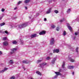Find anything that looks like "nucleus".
Returning a JSON list of instances; mask_svg holds the SVG:
<instances>
[{"label":"nucleus","mask_w":79,"mask_h":79,"mask_svg":"<svg viewBox=\"0 0 79 79\" xmlns=\"http://www.w3.org/2000/svg\"><path fill=\"white\" fill-rule=\"evenodd\" d=\"M28 25V22L23 23L21 25H18L19 28V29H21V28H23V27H24L26 26H27Z\"/></svg>","instance_id":"1"},{"label":"nucleus","mask_w":79,"mask_h":79,"mask_svg":"<svg viewBox=\"0 0 79 79\" xmlns=\"http://www.w3.org/2000/svg\"><path fill=\"white\" fill-rule=\"evenodd\" d=\"M47 64V63H43L41 64H39L38 66L39 67H41V68H43L44 66H45Z\"/></svg>","instance_id":"2"},{"label":"nucleus","mask_w":79,"mask_h":79,"mask_svg":"<svg viewBox=\"0 0 79 79\" xmlns=\"http://www.w3.org/2000/svg\"><path fill=\"white\" fill-rule=\"evenodd\" d=\"M54 43H55L54 38H52L51 39V40L50 41V45H53V44H54Z\"/></svg>","instance_id":"3"},{"label":"nucleus","mask_w":79,"mask_h":79,"mask_svg":"<svg viewBox=\"0 0 79 79\" xmlns=\"http://www.w3.org/2000/svg\"><path fill=\"white\" fill-rule=\"evenodd\" d=\"M7 70H8V68H5L3 70H0V73H3L4 72H5V71H7Z\"/></svg>","instance_id":"4"},{"label":"nucleus","mask_w":79,"mask_h":79,"mask_svg":"<svg viewBox=\"0 0 79 79\" xmlns=\"http://www.w3.org/2000/svg\"><path fill=\"white\" fill-rule=\"evenodd\" d=\"M16 48H14L11 49V51L10 52L11 54H13V53H14L16 51Z\"/></svg>","instance_id":"5"},{"label":"nucleus","mask_w":79,"mask_h":79,"mask_svg":"<svg viewBox=\"0 0 79 79\" xmlns=\"http://www.w3.org/2000/svg\"><path fill=\"white\" fill-rule=\"evenodd\" d=\"M46 33V31H41L40 33V35H43L44 34H45Z\"/></svg>","instance_id":"6"},{"label":"nucleus","mask_w":79,"mask_h":79,"mask_svg":"<svg viewBox=\"0 0 79 79\" xmlns=\"http://www.w3.org/2000/svg\"><path fill=\"white\" fill-rule=\"evenodd\" d=\"M3 45L4 46H7L8 45V43L7 41H5L3 42Z\"/></svg>","instance_id":"7"},{"label":"nucleus","mask_w":79,"mask_h":79,"mask_svg":"<svg viewBox=\"0 0 79 79\" xmlns=\"http://www.w3.org/2000/svg\"><path fill=\"white\" fill-rule=\"evenodd\" d=\"M56 57L54 58L52 61V63L54 64L55 62V61H56Z\"/></svg>","instance_id":"8"},{"label":"nucleus","mask_w":79,"mask_h":79,"mask_svg":"<svg viewBox=\"0 0 79 79\" xmlns=\"http://www.w3.org/2000/svg\"><path fill=\"white\" fill-rule=\"evenodd\" d=\"M52 8H50L46 12V14H49L51 12Z\"/></svg>","instance_id":"9"},{"label":"nucleus","mask_w":79,"mask_h":79,"mask_svg":"<svg viewBox=\"0 0 79 79\" xmlns=\"http://www.w3.org/2000/svg\"><path fill=\"white\" fill-rule=\"evenodd\" d=\"M23 63H24V64H28V63H30V62L28 61H26L23 60Z\"/></svg>","instance_id":"10"},{"label":"nucleus","mask_w":79,"mask_h":79,"mask_svg":"<svg viewBox=\"0 0 79 79\" xmlns=\"http://www.w3.org/2000/svg\"><path fill=\"white\" fill-rule=\"evenodd\" d=\"M37 37V34H36L31 35V38H34V37Z\"/></svg>","instance_id":"11"},{"label":"nucleus","mask_w":79,"mask_h":79,"mask_svg":"<svg viewBox=\"0 0 79 79\" xmlns=\"http://www.w3.org/2000/svg\"><path fill=\"white\" fill-rule=\"evenodd\" d=\"M59 52V49H54L53 50V53H58Z\"/></svg>","instance_id":"12"},{"label":"nucleus","mask_w":79,"mask_h":79,"mask_svg":"<svg viewBox=\"0 0 79 79\" xmlns=\"http://www.w3.org/2000/svg\"><path fill=\"white\" fill-rule=\"evenodd\" d=\"M55 73L56 74V75L57 76H59V75H61V74L60 73V72H55Z\"/></svg>","instance_id":"13"},{"label":"nucleus","mask_w":79,"mask_h":79,"mask_svg":"<svg viewBox=\"0 0 79 79\" xmlns=\"http://www.w3.org/2000/svg\"><path fill=\"white\" fill-rule=\"evenodd\" d=\"M68 69H73L74 68V66H69L67 67Z\"/></svg>","instance_id":"14"},{"label":"nucleus","mask_w":79,"mask_h":79,"mask_svg":"<svg viewBox=\"0 0 79 79\" xmlns=\"http://www.w3.org/2000/svg\"><path fill=\"white\" fill-rule=\"evenodd\" d=\"M29 2H30V0H26L24 1V3H26V4H27V3H28Z\"/></svg>","instance_id":"15"},{"label":"nucleus","mask_w":79,"mask_h":79,"mask_svg":"<svg viewBox=\"0 0 79 79\" xmlns=\"http://www.w3.org/2000/svg\"><path fill=\"white\" fill-rule=\"evenodd\" d=\"M69 60L71 62H74V60L73 59L71 58V57L69 58Z\"/></svg>","instance_id":"16"},{"label":"nucleus","mask_w":79,"mask_h":79,"mask_svg":"<svg viewBox=\"0 0 79 79\" xmlns=\"http://www.w3.org/2000/svg\"><path fill=\"white\" fill-rule=\"evenodd\" d=\"M64 66H65V62H63L62 64V68H64Z\"/></svg>","instance_id":"17"},{"label":"nucleus","mask_w":79,"mask_h":79,"mask_svg":"<svg viewBox=\"0 0 79 79\" xmlns=\"http://www.w3.org/2000/svg\"><path fill=\"white\" fill-rule=\"evenodd\" d=\"M12 43L13 44H17V42H16V41H13Z\"/></svg>","instance_id":"18"},{"label":"nucleus","mask_w":79,"mask_h":79,"mask_svg":"<svg viewBox=\"0 0 79 79\" xmlns=\"http://www.w3.org/2000/svg\"><path fill=\"white\" fill-rule=\"evenodd\" d=\"M70 11H71V9H68L67 11V13H69Z\"/></svg>","instance_id":"19"},{"label":"nucleus","mask_w":79,"mask_h":79,"mask_svg":"<svg viewBox=\"0 0 79 79\" xmlns=\"http://www.w3.org/2000/svg\"><path fill=\"white\" fill-rule=\"evenodd\" d=\"M37 74H39V75H40V76H41L42 75V74H41V73H40L39 71L36 72Z\"/></svg>","instance_id":"20"},{"label":"nucleus","mask_w":79,"mask_h":79,"mask_svg":"<svg viewBox=\"0 0 79 79\" xmlns=\"http://www.w3.org/2000/svg\"><path fill=\"white\" fill-rule=\"evenodd\" d=\"M5 24V23H3L0 24V26H4Z\"/></svg>","instance_id":"21"},{"label":"nucleus","mask_w":79,"mask_h":79,"mask_svg":"<svg viewBox=\"0 0 79 79\" xmlns=\"http://www.w3.org/2000/svg\"><path fill=\"white\" fill-rule=\"evenodd\" d=\"M68 28L70 31H72V28L70 26H68Z\"/></svg>","instance_id":"22"},{"label":"nucleus","mask_w":79,"mask_h":79,"mask_svg":"<svg viewBox=\"0 0 79 79\" xmlns=\"http://www.w3.org/2000/svg\"><path fill=\"white\" fill-rule=\"evenodd\" d=\"M66 35V32L65 31H64L63 33V35Z\"/></svg>","instance_id":"23"},{"label":"nucleus","mask_w":79,"mask_h":79,"mask_svg":"<svg viewBox=\"0 0 79 79\" xmlns=\"http://www.w3.org/2000/svg\"><path fill=\"white\" fill-rule=\"evenodd\" d=\"M3 32H5L6 34H7V35H8L9 34V33H8V32L6 31H5Z\"/></svg>","instance_id":"24"},{"label":"nucleus","mask_w":79,"mask_h":79,"mask_svg":"<svg viewBox=\"0 0 79 79\" xmlns=\"http://www.w3.org/2000/svg\"><path fill=\"white\" fill-rule=\"evenodd\" d=\"M54 12L56 14L58 13V11L56 10H55L54 11Z\"/></svg>","instance_id":"25"},{"label":"nucleus","mask_w":79,"mask_h":79,"mask_svg":"<svg viewBox=\"0 0 79 79\" xmlns=\"http://www.w3.org/2000/svg\"><path fill=\"white\" fill-rule=\"evenodd\" d=\"M10 63L11 64H13V61L10 60Z\"/></svg>","instance_id":"26"},{"label":"nucleus","mask_w":79,"mask_h":79,"mask_svg":"<svg viewBox=\"0 0 79 79\" xmlns=\"http://www.w3.org/2000/svg\"><path fill=\"white\" fill-rule=\"evenodd\" d=\"M15 79V76H12L10 78V79Z\"/></svg>","instance_id":"27"},{"label":"nucleus","mask_w":79,"mask_h":79,"mask_svg":"<svg viewBox=\"0 0 79 79\" xmlns=\"http://www.w3.org/2000/svg\"><path fill=\"white\" fill-rule=\"evenodd\" d=\"M22 3V1H19L18 2L17 4H18V5H19L20 4V3Z\"/></svg>","instance_id":"28"},{"label":"nucleus","mask_w":79,"mask_h":79,"mask_svg":"<svg viewBox=\"0 0 79 79\" xmlns=\"http://www.w3.org/2000/svg\"><path fill=\"white\" fill-rule=\"evenodd\" d=\"M4 16V14H2V16L0 17V20H1L2 19V18Z\"/></svg>","instance_id":"29"},{"label":"nucleus","mask_w":79,"mask_h":79,"mask_svg":"<svg viewBox=\"0 0 79 79\" xmlns=\"http://www.w3.org/2000/svg\"><path fill=\"white\" fill-rule=\"evenodd\" d=\"M56 30L57 31H59L60 30V28L57 27L56 28Z\"/></svg>","instance_id":"30"},{"label":"nucleus","mask_w":79,"mask_h":79,"mask_svg":"<svg viewBox=\"0 0 79 79\" xmlns=\"http://www.w3.org/2000/svg\"><path fill=\"white\" fill-rule=\"evenodd\" d=\"M50 59H51V58H50V57L48 56L46 58V59L48 60H50Z\"/></svg>","instance_id":"31"},{"label":"nucleus","mask_w":79,"mask_h":79,"mask_svg":"<svg viewBox=\"0 0 79 79\" xmlns=\"http://www.w3.org/2000/svg\"><path fill=\"white\" fill-rule=\"evenodd\" d=\"M57 77H58V75H56L55 76H54V77L53 78V79H56V78H57Z\"/></svg>","instance_id":"32"},{"label":"nucleus","mask_w":79,"mask_h":79,"mask_svg":"<svg viewBox=\"0 0 79 79\" xmlns=\"http://www.w3.org/2000/svg\"><path fill=\"white\" fill-rule=\"evenodd\" d=\"M51 27H52V28L53 29V28H55V26L54 25H52L51 26Z\"/></svg>","instance_id":"33"},{"label":"nucleus","mask_w":79,"mask_h":79,"mask_svg":"<svg viewBox=\"0 0 79 79\" xmlns=\"http://www.w3.org/2000/svg\"><path fill=\"white\" fill-rule=\"evenodd\" d=\"M20 41L21 42V44H22L23 45V40H20Z\"/></svg>","instance_id":"34"},{"label":"nucleus","mask_w":79,"mask_h":79,"mask_svg":"<svg viewBox=\"0 0 79 79\" xmlns=\"http://www.w3.org/2000/svg\"><path fill=\"white\" fill-rule=\"evenodd\" d=\"M42 61V60H38L37 61V63H40V62H41Z\"/></svg>","instance_id":"35"},{"label":"nucleus","mask_w":79,"mask_h":79,"mask_svg":"<svg viewBox=\"0 0 79 79\" xmlns=\"http://www.w3.org/2000/svg\"><path fill=\"white\" fill-rule=\"evenodd\" d=\"M6 39V37H4V38H3V40H5Z\"/></svg>","instance_id":"36"},{"label":"nucleus","mask_w":79,"mask_h":79,"mask_svg":"<svg viewBox=\"0 0 79 79\" xmlns=\"http://www.w3.org/2000/svg\"><path fill=\"white\" fill-rule=\"evenodd\" d=\"M79 34V33L78 32H76L75 33V35H77V34Z\"/></svg>","instance_id":"37"},{"label":"nucleus","mask_w":79,"mask_h":79,"mask_svg":"<svg viewBox=\"0 0 79 79\" xmlns=\"http://www.w3.org/2000/svg\"><path fill=\"white\" fill-rule=\"evenodd\" d=\"M64 20V19L63 18L62 19L60 20V22H63V21Z\"/></svg>","instance_id":"38"},{"label":"nucleus","mask_w":79,"mask_h":79,"mask_svg":"<svg viewBox=\"0 0 79 79\" xmlns=\"http://www.w3.org/2000/svg\"><path fill=\"white\" fill-rule=\"evenodd\" d=\"M76 52L77 53L78 52V47H77L76 49Z\"/></svg>","instance_id":"39"},{"label":"nucleus","mask_w":79,"mask_h":79,"mask_svg":"<svg viewBox=\"0 0 79 79\" xmlns=\"http://www.w3.org/2000/svg\"><path fill=\"white\" fill-rule=\"evenodd\" d=\"M1 11H2V12H3L5 11V9H2L1 10Z\"/></svg>","instance_id":"40"},{"label":"nucleus","mask_w":79,"mask_h":79,"mask_svg":"<svg viewBox=\"0 0 79 79\" xmlns=\"http://www.w3.org/2000/svg\"><path fill=\"white\" fill-rule=\"evenodd\" d=\"M2 52L0 51V55H2Z\"/></svg>","instance_id":"41"},{"label":"nucleus","mask_w":79,"mask_h":79,"mask_svg":"<svg viewBox=\"0 0 79 79\" xmlns=\"http://www.w3.org/2000/svg\"><path fill=\"white\" fill-rule=\"evenodd\" d=\"M17 8H18L17 7H15L14 8V10H16V9H17Z\"/></svg>","instance_id":"42"},{"label":"nucleus","mask_w":79,"mask_h":79,"mask_svg":"<svg viewBox=\"0 0 79 79\" xmlns=\"http://www.w3.org/2000/svg\"><path fill=\"white\" fill-rule=\"evenodd\" d=\"M44 21H47V19L46 18H44Z\"/></svg>","instance_id":"43"},{"label":"nucleus","mask_w":79,"mask_h":79,"mask_svg":"<svg viewBox=\"0 0 79 79\" xmlns=\"http://www.w3.org/2000/svg\"><path fill=\"white\" fill-rule=\"evenodd\" d=\"M23 69H24V70H25L26 69H25V68H24V67H23Z\"/></svg>","instance_id":"44"},{"label":"nucleus","mask_w":79,"mask_h":79,"mask_svg":"<svg viewBox=\"0 0 79 79\" xmlns=\"http://www.w3.org/2000/svg\"><path fill=\"white\" fill-rule=\"evenodd\" d=\"M25 8L26 10H27V7H25Z\"/></svg>","instance_id":"45"},{"label":"nucleus","mask_w":79,"mask_h":79,"mask_svg":"<svg viewBox=\"0 0 79 79\" xmlns=\"http://www.w3.org/2000/svg\"><path fill=\"white\" fill-rule=\"evenodd\" d=\"M75 21H78V20H77V19H76V20H75Z\"/></svg>","instance_id":"46"},{"label":"nucleus","mask_w":79,"mask_h":79,"mask_svg":"<svg viewBox=\"0 0 79 79\" xmlns=\"http://www.w3.org/2000/svg\"><path fill=\"white\" fill-rule=\"evenodd\" d=\"M76 39V36H74V37L73 39L74 40V39Z\"/></svg>","instance_id":"47"},{"label":"nucleus","mask_w":79,"mask_h":79,"mask_svg":"<svg viewBox=\"0 0 79 79\" xmlns=\"http://www.w3.org/2000/svg\"><path fill=\"white\" fill-rule=\"evenodd\" d=\"M74 72H73L72 73V74H73V75H74Z\"/></svg>","instance_id":"48"},{"label":"nucleus","mask_w":79,"mask_h":79,"mask_svg":"<svg viewBox=\"0 0 79 79\" xmlns=\"http://www.w3.org/2000/svg\"><path fill=\"white\" fill-rule=\"evenodd\" d=\"M29 18L30 19H31V17H29Z\"/></svg>","instance_id":"49"},{"label":"nucleus","mask_w":79,"mask_h":79,"mask_svg":"<svg viewBox=\"0 0 79 79\" xmlns=\"http://www.w3.org/2000/svg\"><path fill=\"white\" fill-rule=\"evenodd\" d=\"M63 0V1H64L65 0Z\"/></svg>","instance_id":"50"},{"label":"nucleus","mask_w":79,"mask_h":79,"mask_svg":"<svg viewBox=\"0 0 79 79\" xmlns=\"http://www.w3.org/2000/svg\"><path fill=\"white\" fill-rule=\"evenodd\" d=\"M51 55H52V53H51Z\"/></svg>","instance_id":"51"}]
</instances>
